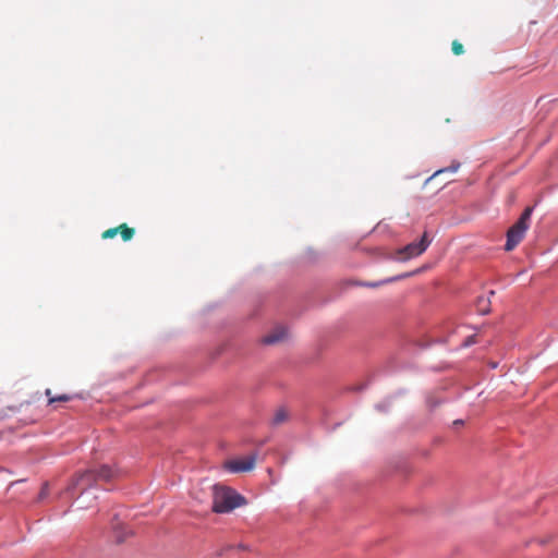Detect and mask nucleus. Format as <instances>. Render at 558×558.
<instances>
[{"label":"nucleus","instance_id":"obj_1","mask_svg":"<svg viewBox=\"0 0 558 558\" xmlns=\"http://www.w3.org/2000/svg\"><path fill=\"white\" fill-rule=\"evenodd\" d=\"M246 504L245 498L234 489L223 486H213V511L216 513H228L235 508Z\"/></svg>","mask_w":558,"mask_h":558},{"label":"nucleus","instance_id":"obj_2","mask_svg":"<svg viewBox=\"0 0 558 558\" xmlns=\"http://www.w3.org/2000/svg\"><path fill=\"white\" fill-rule=\"evenodd\" d=\"M532 211V207H526L521 214L519 220L508 230L507 242L505 244L506 251H512L523 240L524 234L530 227Z\"/></svg>","mask_w":558,"mask_h":558},{"label":"nucleus","instance_id":"obj_3","mask_svg":"<svg viewBox=\"0 0 558 558\" xmlns=\"http://www.w3.org/2000/svg\"><path fill=\"white\" fill-rule=\"evenodd\" d=\"M97 483V476L95 469L86 470L83 473L77 474L70 485L66 487V492L73 493L76 488L81 490V494L86 492L88 488Z\"/></svg>","mask_w":558,"mask_h":558},{"label":"nucleus","instance_id":"obj_4","mask_svg":"<svg viewBox=\"0 0 558 558\" xmlns=\"http://www.w3.org/2000/svg\"><path fill=\"white\" fill-rule=\"evenodd\" d=\"M429 243L430 241L427 239V233L425 232L418 242H413L405 245L403 248L399 251V254L403 255V259H409L418 256L426 251Z\"/></svg>","mask_w":558,"mask_h":558},{"label":"nucleus","instance_id":"obj_5","mask_svg":"<svg viewBox=\"0 0 558 558\" xmlns=\"http://www.w3.org/2000/svg\"><path fill=\"white\" fill-rule=\"evenodd\" d=\"M256 454L248 457L231 460L226 462L225 468L232 473L248 472L255 468Z\"/></svg>","mask_w":558,"mask_h":558},{"label":"nucleus","instance_id":"obj_6","mask_svg":"<svg viewBox=\"0 0 558 558\" xmlns=\"http://www.w3.org/2000/svg\"><path fill=\"white\" fill-rule=\"evenodd\" d=\"M287 337V330L283 327H278L263 338L265 344H275L282 341Z\"/></svg>","mask_w":558,"mask_h":558},{"label":"nucleus","instance_id":"obj_7","mask_svg":"<svg viewBox=\"0 0 558 558\" xmlns=\"http://www.w3.org/2000/svg\"><path fill=\"white\" fill-rule=\"evenodd\" d=\"M97 482L105 481L108 482L117 476V471L108 465H101L99 469L95 470Z\"/></svg>","mask_w":558,"mask_h":558},{"label":"nucleus","instance_id":"obj_8","mask_svg":"<svg viewBox=\"0 0 558 558\" xmlns=\"http://www.w3.org/2000/svg\"><path fill=\"white\" fill-rule=\"evenodd\" d=\"M460 168V162L454 161L449 167L442 168L437 170L433 175H430L426 181L425 184H428L430 181L436 179L439 175L446 174V173H456L458 169Z\"/></svg>","mask_w":558,"mask_h":558},{"label":"nucleus","instance_id":"obj_9","mask_svg":"<svg viewBox=\"0 0 558 558\" xmlns=\"http://www.w3.org/2000/svg\"><path fill=\"white\" fill-rule=\"evenodd\" d=\"M45 395L48 397V404H53L56 402H68L72 400V396L62 393L59 396H52L50 389H46Z\"/></svg>","mask_w":558,"mask_h":558},{"label":"nucleus","instance_id":"obj_10","mask_svg":"<svg viewBox=\"0 0 558 558\" xmlns=\"http://www.w3.org/2000/svg\"><path fill=\"white\" fill-rule=\"evenodd\" d=\"M118 229L124 242L132 240L135 234L134 228L129 227L126 223H121L118 226Z\"/></svg>","mask_w":558,"mask_h":558},{"label":"nucleus","instance_id":"obj_11","mask_svg":"<svg viewBox=\"0 0 558 558\" xmlns=\"http://www.w3.org/2000/svg\"><path fill=\"white\" fill-rule=\"evenodd\" d=\"M489 305H490V301L488 298L481 296L477 299V311L481 314L484 315V314L489 313V311H490Z\"/></svg>","mask_w":558,"mask_h":558},{"label":"nucleus","instance_id":"obj_12","mask_svg":"<svg viewBox=\"0 0 558 558\" xmlns=\"http://www.w3.org/2000/svg\"><path fill=\"white\" fill-rule=\"evenodd\" d=\"M288 420V412L284 409H278L272 417L274 425H280Z\"/></svg>","mask_w":558,"mask_h":558},{"label":"nucleus","instance_id":"obj_13","mask_svg":"<svg viewBox=\"0 0 558 558\" xmlns=\"http://www.w3.org/2000/svg\"><path fill=\"white\" fill-rule=\"evenodd\" d=\"M451 49L456 56H460L464 52L463 45L461 43H459L458 40L452 41Z\"/></svg>","mask_w":558,"mask_h":558},{"label":"nucleus","instance_id":"obj_14","mask_svg":"<svg viewBox=\"0 0 558 558\" xmlns=\"http://www.w3.org/2000/svg\"><path fill=\"white\" fill-rule=\"evenodd\" d=\"M119 233V229L118 227L116 228H110V229H107L106 231L102 232L101 234V238L102 239H112L114 238L117 234Z\"/></svg>","mask_w":558,"mask_h":558},{"label":"nucleus","instance_id":"obj_15","mask_svg":"<svg viewBox=\"0 0 558 558\" xmlns=\"http://www.w3.org/2000/svg\"><path fill=\"white\" fill-rule=\"evenodd\" d=\"M112 527H113V531H114V535H116V539H117V542H118V543L123 542V541H124V538H125V535H122V534L120 533V531H119V524H113V525H112Z\"/></svg>","mask_w":558,"mask_h":558},{"label":"nucleus","instance_id":"obj_16","mask_svg":"<svg viewBox=\"0 0 558 558\" xmlns=\"http://www.w3.org/2000/svg\"><path fill=\"white\" fill-rule=\"evenodd\" d=\"M47 495H48V485L44 484L38 498L41 500V499L46 498Z\"/></svg>","mask_w":558,"mask_h":558},{"label":"nucleus","instance_id":"obj_17","mask_svg":"<svg viewBox=\"0 0 558 558\" xmlns=\"http://www.w3.org/2000/svg\"><path fill=\"white\" fill-rule=\"evenodd\" d=\"M472 343H475L474 336L469 337V338L465 340L464 345H465V347H468V345H471Z\"/></svg>","mask_w":558,"mask_h":558},{"label":"nucleus","instance_id":"obj_18","mask_svg":"<svg viewBox=\"0 0 558 558\" xmlns=\"http://www.w3.org/2000/svg\"><path fill=\"white\" fill-rule=\"evenodd\" d=\"M367 286L372 287V288H375V287H378V283H368Z\"/></svg>","mask_w":558,"mask_h":558},{"label":"nucleus","instance_id":"obj_19","mask_svg":"<svg viewBox=\"0 0 558 558\" xmlns=\"http://www.w3.org/2000/svg\"><path fill=\"white\" fill-rule=\"evenodd\" d=\"M461 421H456L454 424L461 425Z\"/></svg>","mask_w":558,"mask_h":558}]
</instances>
